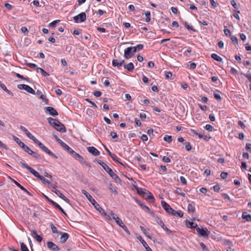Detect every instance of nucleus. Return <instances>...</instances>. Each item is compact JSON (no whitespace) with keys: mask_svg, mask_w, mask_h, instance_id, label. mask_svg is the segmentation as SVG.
<instances>
[{"mask_svg":"<svg viewBox=\"0 0 251 251\" xmlns=\"http://www.w3.org/2000/svg\"><path fill=\"white\" fill-rule=\"evenodd\" d=\"M48 121L56 130L63 133L66 132V129L65 126L59 120L49 117L48 118Z\"/></svg>","mask_w":251,"mask_h":251,"instance_id":"nucleus-1","label":"nucleus"},{"mask_svg":"<svg viewBox=\"0 0 251 251\" xmlns=\"http://www.w3.org/2000/svg\"><path fill=\"white\" fill-rule=\"evenodd\" d=\"M82 193L84 194L91 203L94 206L96 209L98 210L100 213L104 216H107L104 210L100 206L97 201L93 199L92 196L90 195L86 191L82 190Z\"/></svg>","mask_w":251,"mask_h":251,"instance_id":"nucleus-2","label":"nucleus"},{"mask_svg":"<svg viewBox=\"0 0 251 251\" xmlns=\"http://www.w3.org/2000/svg\"><path fill=\"white\" fill-rule=\"evenodd\" d=\"M97 162L103 168V169L109 174V175L113 179H114L116 182H119L121 181V179L118 177V176L104 162L100 160H98Z\"/></svg>","mask_w":251,"mask_h":251,"instance_id":"nucleus-3","label":"nucleus"},{"mask_svg":"<svg viewBox=\"0 0 251 251\" xmlns=\"http://www.w3.org/2000/svg\"><path fill=\"white\" fill-rule=\"evenodd\" d=\"M138 194L142 195L143 197L146 200H154V198L151 193L146 189L141 188H136Z\"/></svg>","mask_w":251,"mask_h":251,"instance_id":"nucleus-4","label":"nucleus"},{"mask_svg":"<svg viewBox=\"0 0 251 251\" xmlns=\"http://www.w3.org/2000/svg\"><path fill=\"white\" fill-rule=\"evenodd\" d=\"M136 52V49L135 48L128 47L124 51V57L126 59L130 58L133 56Z\"/></svg>","mask_w":251,"mask_h":251,"instance_id":"nucleus-5","label":"nucleus"},{"mask_svg":"<svg viewBox=\"0 0 251 251\" xmlns=\"http://www.w3.org/2000/svg\"><path fill=\"white\" fill-rule=\"evenodd\" d=\"M151 214L155 218L156 222L157 223L158 225H159L161 227L163 228L168 234H171L172 233V231L168 229L165 225L164 224L163 221L157 216H155L154 213L153 212L151 213Z\"/></svg>","mask_w":251,"mask_h":251,"instance_id":"nucleus-6","label":"nucleus"},{"mask_svg":"<svg viewBox=\"0 0 251 251\" xmlns=\"http://www.w3.org/2000/svg\"><path fill=\"white\" fill-rule=\"evenodd\" d=\"M23 150L29 155H32L34 158L38 159H41V155L36 152L32 151L27 146L25 145Z\"/></svg>","mask_w":251,"mask_h":251,"instance_id":"nucleus-7","label":"nucleus"},{"mask_svg":"<svg viewBox=\"0 0 251 251\" xmlns=\"http://www.w3.org/2000/svg\"><path fill=\"white\" fill-rule=\"evenodd\" d=\"M20 164L23 166V167L28 170L35 177L38 178L40 176L37 171L29 166L27 164L23 162V161H21Z\"/></svg>","mask_w":251,"mask_h":251,"instance_id":"nucleus-8","label":"nucleus"},{"mask_svg":"<svg viewBox=\"0 0 251 251\" xmlns=\"http://www.w3.org/2000/svg\"><path fill=\"white\" fill-rule=\"evenodd\" d=\"M74 20L75 23H81L84 22L86 20V15L85 12H81L79 14L75 16Z\"/></svg>","mask_w":251,"mask_h":251,"instance_id":"nucleus-9","label":"nucleus"},{"mask_svg":"<svg viewBox=\"0 0 251 251\" xmlns=\"http://www.w3.org/2000/svg\"><path fill=\"white\" fill-rule=\"evenodd\" d=\"M18 88L21 90H25L28 93H29L31 94H35V91L28 85L25 84H19L18 85Z\"/></svg>","mask_w":251,"mask_h":251,"instance_id":"nucleus-10","label":"nucleus"},{"mask_svg":"<svg viewBox=\"0 0 251 251\" xmlns=\"http://www.w3.org/2000/svg\"><path fill=\"white\" fill-rule=\"evenodd\" d=\"M72 155L75 157V158L77 159L80 163H84L86 166L90 167V164L89 162L84 161L83 158L80 156L78 153H77L75 151H73V153H71Z\"/></svg>","mask_w":251,"mask_h":251,"instance_id":"nucleus-11","label":"nucleus"},{"mask_svg":"<svg viewBox=\"0 0 251 251\" xmlns=\"http://www.w3.org/2000/svg\"><path fill=\"white\" fill-rule=\"evenodd\" d=\"M40 99H42L43 101L45 102L46 104H48L49 102V100L47 98L46 96L44 95L42 92L39 90H37L36 93H35Z\"/></svg>","mask_w":251,"mask_h":251,"instance_id":"nucleus-12","label":"nucleus"},{"mask_svg":"<svg viewBox=\"0 0 251 251\" xmlns=\"http://www.w3.org/2000/svg\"><path fill=\"white\" fill-rule=\"evenodd\" d=\"M40 148H41L44 151L46 152L49 155L53 157L54 158H57V156L54 154L52 152L50 151L46 146H45L43 144L40 145Z\"/></svg>","mask_w":251,"mask_h":251,"instance_id":"nucleus-13","label":"nucleus"},{"mask_svg":"<svg viewBox=\"0 0 251 251\" xmlns=\"http://www.w3.org/2000/svg\"><path fill=\"white\" fill-rule=\"evenodd\" d=\"M198 233L201 236L207 237L208 236V231L207 229L201 228L199 227L196 228Z\"/></svg>","mask_w":251,"mask_h":251,"instance_id":"nucleus-14","label":"nucleus"},{"mask_svg":"<svg viewBox=\"0 0 251 251\" xmlns=\"http://www.w3.org/2000/svg\"><path fill=\"white\" fill-rule=\"evenodd\" d=\"M45 109L46 110V111L48 112L49 114L52 116H55L58 115L57 111L52 107H46Z\"/></svg>","mask_w":251,"mask_h":251,"instance_id":"nucleus-15","label":"nucleus"},{"mask_svg":"<svg viewBox=\"0 0 251 251\" xmlns=\"http://www.w3.org/2000/svg\"><path fill=\"white\" fill-rule=\"evenodd\" d=\"M47 245L48 247L50 249L52 250L53 251H58L60 250V248L52 242L48 241L47 243Z\"/></svg>","mask_w":251,"mask_h":251,"instance_id":"nucleus-16","label":"nucleus"},{"mask_svg":"<svg viewBox=\"0 0 251 251\" xmlns=\"http://www.w3.org/2000/svg\"><path fill=\"white\" fill-rule=\"evenodd\" d=\"M124 62V60L114 59L112 61V65L114 67H120L122 66Z\"/></svg>","mask_w":251,"mask_h":251,"instance_id":"nucleus-17","label":"nucleus"},{"mask_svg":"<svg viewBox=\"0 0 251 251\" xmlns=\"http://www.w3.org/2000/svg\"><path fill=\"white\" fill-rule=\"evenodd\" d=\"M88 151L94 156H97L100 154V151L94 147H89L87 148Z\"/></svg>","mask_w":251,"mask_h":251,"instance_id":"nucleus-18","label":"nucleus"},{"mask_svg":"<svg viewBox=\"0 0 251 251\" xmlns=\"http://www.w3.org/2000/svg\"><path fill=\"white\" fill-rule=\"evenodd\" d=\"M59 234L61 235L60 242L62 243H65L69 237V235L67 233L63 232L61 231L60 232H59Z\"/></svg>","mask_w":251,"mask_h":251,"instance_id":"nucleus-19","label":"nucleus"},{"mask_svg":"<svg viewBox=\"0 0 251 251\" xmlns=\"http://www.w3.org/2000/svg\"><path fill=\"white\" fill-rule=\"evenodd\" d=\"M195 203L193 201L190 202L187 206V211L189 213H194L195 212Z\"/></svg>","mask_w":251,"mask_h":251,"instance_id":"nucleus-20","label":"nucleus"},{"mask_svg":"<svg viewBox=\"0 0 251 251\" xmlns=\"http://www.w3.org/2000/svg\"><path fill=\"white\" fill-rule=\"evenodd\" d=\"M117 224H118L121 227H122L125 231H126L128 234H130V232L127 229V227L125 225L122 220H120L117 221Z\"/></svg>","mask_w":251,"mask_h":251,"instance_id":"nucleus-21","label":"nucleus"},{"mask_svg":"<svg viewBox=\"0 0 251 251\" xmlns=\"http://www.w3.org/2000/svg\"><path fill=\"white\" fill-rule=\"evenodd\" d=\"M58 143L65 149L67 150L70 153H73V150L70 148L62 140L58 141Z\"/></svg>","mask_w":251,"mask_h":251,"instance_id":"nucleus-22","label":"nucleus"},{"mask_svg":"<svg viewBox=\"0 0 251 251\" xmlns=\"http://www.w3.org/2000/svg\"><path fill=\"white\" fill-rule=\"evenodd\" d=\"M107 216H106V218L107 219L110 220L111 219V217L115 220L116 223H117V221H118L119 220H121L120 218L118 217L117 215L112 212H111L110 213V216L106 214Z\"/></svg>","mask_w":251,"mask_h":251,"instance_id":"nucleus-23","label":"nucleus"},{"mask_svg":"<svg viewBox=\"0 0 251 251\" xmlns=\"http://www.w3.org/2000/svg\"><path fill=\"white\" fill-rule=\"evenodd\" d=\"M31 235L34 238L36 239V240L39 242H41L43 240L42 237L38 235L37 232L35 230L31 231Z\"/></svg>","mask_w":251,"mask_h":251,"instance_id":"nucleus-24","label":"nucleus"},{"mask_svg":"<svg viewBox=\"0 0 251 251\" xmlns=\"http://www.w3.org/2000/svg\"><path fill=\"white\" fill-rule=\"evenodd\" d=\"M54 193H55L58 197H59L61 199L63 200L64 201L67 202V203H69L70 201L68 199H67L66 197H65L59 190H55Z\"/></svg>","mask_w":251,"mask_h":251,"instance_id":"nucleus-25","label":"nucleus"},{"mask_svg":"<svg viewBox=\"0 0 251 251\" xmlns=\"http://www.w3.org/2000/svg\"><path fill=\"white\" fill-rule=\"evenodd\" d=\"M161 205L163 209L167 212H169L171 210V207L166 201H162L161 202Z\"/></svg>","mask_w":251,"mask_h":251,"instance_id":"nucleus-26","label":"nucleus"},{"mask_svg":"<svg viewBox=\"0 0 251 251\" xmlns=\"http://www.w3.org/2000/svg\"><path fill=\"white\" fill-rule=\"evenodd\" d=\"M104 149L107 152V153H108L109 155L112 158V159L115 161H116V162H118V160L117 159V156L114 154H112L110 151L109 150L106 148V146H104Z\"/></svg>","mask_w":251,"mask_h":251,"instance_id":"nucleus-27","label":"nucleus"},{"mask_svg":"<svg viewBox=\"0 0 251 251\" xmlns=\"http://www.w3.org/2000/svg\"><path fill=\"white\" fill-rule=\"evenodd\" d=\"M125 69L127 70L128 71H132L134 69V66L132 62H130L124 65Z\"/></svg>","mask_w":251,"mask_h":251,"instance_id":"nucleus-28","label":"nucleus"},{"mask_svg":"<svg viewBox=\"0 0 251 251\" xmlns=\"http://www.w3.org/2000/svg\"><path fill=\"white\" fill-rule=\"evenodd\" d=\"M0 87L1 89H3V90H4L5 92H6L7 94H8L10 95L13 96V93L11 91L8 90L7 89L5 85L4 84H3L1 81H0Z\"/></svg>","mask_w":251,"mask_h":251,"instance_id":"nucleus-29","label":"nucleus"},{"mask_svg":"<svg viewBox=\"0 0 251 251\" xmlns=\"http://www.w3.org/2000/svg\"><path fill=\"white\" fill-rule=\"evenodd\" d=\"M242 217L243 219L246 220L247 221H251V215L248 214L246 212H244L242 214Z\"/></svg>","mask_w":251,"mask_h":251,"instance_id":"nucleus-30","label":"nucleus"},{"mask_svg":"<svg viewBox=\"0 0 251 251\" xmlns=\"http://www.w3.org/2000/svg\"><path fill=\"white\" fill-rule=\"evenodd\" d=\"M14 182L22 190L25 192L28 195H30V193L25 188H24L22 185H21L19 182H18L17 181H16L15 180H14Z\"/></svg>","mask_w":251,"mask_h":251,"instance_id":"nucleus-31","label":"nucleus"},{"mask_svg":"<svg viewBox=\"0 0 251 251\" xmlns=\"http://www.w3.org/2000/svg\"><path fill=\"white\" fill-rule=\"evenodd\" d=\"M39 71L40 72V73L42 74V75L44 76H49V75H50L48 73H47L43 69L40 68H37V70H36L37 73H38L39 72Z\"/></svg>","mask_w":251,"mask_h":251,"instance_id":"nucleus-32","label":"nucleus"},{"mask_svg":"<svg viewBox=\"0 0 251 251\" xmlns=\"http://www.w3.org/2000/svg\"><path fill=\"white\" fill-rule=\"evenodd\" d=\"M14 140L22 148L25 145V144L22 141H21L18 137L14 136Z\"/></svg>","mask_w":251,"mask_h":251,"instance_id":"nucleus-33","label":"nucleus"},{"mask_svg":"<svg viewBox=\"0 0 251 251\" xmlns=\"http://www.w3.org/2000/svg\"><path fill=\"white\" fill-rule=\"evenodd\" d=\"M211 57L217 61H219V62H221L222 61V58L219 56V55H218L217 54H215V53H213L211 54Z\"/></svg>","mask_w":251,"mask_h":251,"instance_id":"nucleus-34","label":"nucleus"},{"mask_svg":"<svg viewBox=\"0 0 251 251\" xmlns=\"http://www.w3.org/2000/svg\"><path fill=\"white\" fill-rule=\"evenodd\" d=\"M175 193L178 195L184 197L185 196V194L184 192H182V189L180 188H176Z\"/></svg>","mask_w":251,"mask_h":251,"instance_id":"nucleus-35","label":"nucleus"},{"mask_svg":"<svg viewBox=\"0 0 251 251\" xmlns=\"http://www.w3.org/2000/svg\"><path fill=\"white\" fill-rule=\"evenodd\" d=\"M145 15L146 17V22H150L151 21V13L149 11H147L145 13Z\"/></svg>","mask_w":251,"mask_h":251,"instance_id":"nucleus-36","label":"nucleus"},{"mask_svg":"<svg viewBox=\"0 0 251 251\" xmlns=\"http://www.w3.org/2000/svg\"><path fill=\"white\" fill-rule=\"evenodd\" d=\"M224 32L226 36L230 37L231 36L230 31L227 28L226 26L224 27Z\"/></svg>","mask_w":251,"mask_h":251,"instance_id":"nucleus-37","label":"nucleus"},{"mask_svg":"<svg viewBox=\"0 0 251 251\" xmlns=\"http://www.w3.org/2000/svg\"><path fill=\"white\" fill-rule=\"evenodd\" d=\"M50 227H51L52 232L54 233H57L59 234V232H61V231H58L57 228L52 224H50Z\"/></svg>","mask_w":251,"mask_h":251,"instance_id":"nucleus-38","label":"nucleus"},{"mask_svg":"<svg viewBox=\"0 0 251 251\" xmlns=\"http://www.w3.org/2000/svg\"><path fill=\"white\" fill-rule=\"evenodd\" d=\"M21 251H29L27 246L24 243H20Z\"/></svg>","mask_w":251,"mask_h":251,"instance_id":"nucleus-39","label":"nucleus"},{"mask_svg":"<svg viewBox=\"0 0 251 251\" xmlns=\"http://www.w3.org/2000/svg\"><path fill=\"white\" fill-rule=\"evenodd\" d=\"M38 178L40 180H42L43 183H48L49 185L50 183V181H49L48 179H46L44 176H42L41 175L39 176Z\"/></svg>","mask_w":251,"mask_h":251,"instance_id":"nucleus-40","label":"nucleus"},{"mask_svg":"<svg viewBox=\"0 0 251 251\" xmlns=\"http://www.w3.org/2000/svg\"><path fill=\"white\" fill-rule=\"evenodd\" d=\"M138 239L143 244V246L146 248L147 246H148L147 243L145 241V240L142 238L141 236H139L137 237Z\"/></svg>","mask_w":251,"mask_h":251,"instance_id":"nucleus-41","label":"nucleus"},{"mask_svg":"<svg viewBox=\"0 0 251 251\" xmlns=\"http://www.w3.org/2000/svg\"><path fill=\"white\" fill-rule=\"evenodd\" d=\"M184 26L189 30H191L194 32L196 31V30L192 26H190L186 22H185Z\"/></svg>","mask_w":251,"mask_h":251,"instance_id":"nucleus-42","label":"nucleus"},{"mask_svg":"<svg viewBox=\"0 0 251 251\" xmlns=\"http://www.w3.org/2000/svg\"><path fill=\"white\" fill-rule=\"evenodd\" d=\"M49 188L51 189V190L54 193V191L55 190H57L56 189V188H57V186L55 185V184H53L52 183H51V182L50 183V184H49Z\"/></svg>","mask_w":251,"mask_h":251,"instance_id":"nucleus-43","label":"nucleus"},{"mask_svg":"<svg viewBox=\"0 0 251 251\" xmlns=\"http://www.w3.org/2000/svg\"><path fill=\"white\" fill-rule=\"evenodd\" d=\"M164 141L170 143L172 141V137L170 135H166L164 138Z\"/></svg>","mask_w":251,"mask_h":251,"instance_id":"nucleus-44","label":"nucleus"},{"mask_svg":"<svg viewBox=\"0 0 251 251\" xmlns=\"http://www.w3.org/2000/svg\"><path fill=\"white\" fill-rule=\"evenodd\" d=\"M189 225L190 226V227L192 228H196L198 227V225L196 223H194L193 222H188Z\"/></svg>","mask_w":251,"mask_h":251,"instance_id":"nucleus-45","label":"nucleus"},{"mask_svg":"<svg viewBox=\"0 0 251 251\" xmlns=\"http://www.w3.org/2000/svg\"><path fill=\"white\" fill-rule=\"evenodd\" d=\"M59 22V20H55V21H53V22H52L51 23H50V24H49V26L51 27H55V26H56V24Z\"/></svg>","mask_w":251,"mask_h":251,"instance_id":"nucleus-46","label":"nucleus"},{"mask_svg":"<svg viewBox=\"0 0 251 251\" xmlns=\"http://www.w3.org/2000/svg\"><path fill=\"white\" fill-rule=\"evenodd\" d=\"M204 128L206 130L209 131H212V129H213V126L211 125H209V124H207L206 125V126H204Z\"/></svg>","mask_w":251,"mask_h":251,"instance_id":"nucleus-47","label":"nucleus"},{"mask_svg":"<svg viewBox=\"0 0 251 251\" xmlns=\"http://www.w3.org/2000/svg\"><path fill=\"white\" fill-rule=\"evenodd\" d=\"M109 189L113 193H115V194H117L118 192L117 191V190H116L115 188L114 187L112 184H109Z\"/></svg>","mask_w":251,"mask_h":251,"instance_id":"nucleus-48","label":"nucleus"},{"mask_svg":"<svg viewBox=\"0 0 251 251\" xmlns=\"http://www.w3.org/2000/svg\"><path fill=\"white\" fill-rule=\"evenodd\" d=\"M185 149H186V150L187 151H190L191 150V149H192L191 146L190 145V143H188V142H186L185 143Z\"/></svg>","mask_w":251,"mask_h":251,"instance_id":"nucleus-49","label":"nucleus"},{"mask_svg":"<svg viewBox=\"0 0 251 251\" xmlns=\"http://www.w3.org/2000/svg\"><path fill=\"white\" fill-rule=\"evenodd\" d=\"M34 141L35 143L38 145L39 147H40V145H42V143L40 142L38 139H37L35 137L32 139Z\"/></svg>","mask_w":251,"mask_h":251,"instance_id":"nucleus-50","label":"nucleus"},{"mask_svg":"<svg viewBox=\"0 0 251 251\" xmlns=\"http://www.w3.org/2000/svg\"><path fill=\"white\" fill-rule=\"evenodd\" d=\"M133 48H135L136 49V51L138 50H141L143 49V45L142 44H139L136 47H134Z\"/></svg>","mask_w":251,"mask_h":251,"instance_id":"nucleus-51","label":"nucleus"},{"mask_svg":"<svg viewBox=\"0 0 251 251\" xmlns=\"http://www.w3.org/2000/svg\"><path fill=\"white\" fill-rule=\"evenodd\" d=\"M230 38L231 40L233 42L235 43H238V39L237 38V37L236 36L231 35V36H230Z\"/></svg>","mask_w":251,"mask_h":251,"instance_id":"nucleus-52","label":"nucleus"},{"mask_svg":"<svg viewBox=\"0 0 251 251\" xmlns=\"http://www.w3.org/2000/svg\"><path fill=\"white\" fill-rule=\"evenodd\" d=\"M162 160L165 163H169L171 162L170 158L165 156L163 157Z\"/></svg>","mask_w":251,"mask_h":251,"instance_id":"nucleus-53","label":"nucleus"},{"mask_svg":"<svg viewBox=\"0 0 251 251\" xmlns=\"http://www.w3.org/2000/svg\"><path fill=\"white\" fill-rule=\"evenodd\" d=\"M228 174L226 172H222L221 174V177L222 179H225L227 177Z\"/></svg>","mask_w":251,"mask_h":251,"instance_id":"nucleus-54","label":"nucleus"},{"mask_svg":"<svg viewBox=\"0 0 251 251\" xmlns=\"http://www.w3.org/2000/svg\"><path fill=\"white\" fill-rule=\"evenodd\" d=\"M176 216H177L179 217H182L183 216V212L181 211H176Z\"/></svg>","mask_w":251,"mask_h":251,"instance_id":"nucleus-55","label":"nucleus"},{"mask_svg":"<svg viewBox=\"0 0 251 251\" xmlns=\"http://www.w3.org/2000/svg\"><path fill=\"white\" fill-rule=\"evenodd\" d=\"M210 2L212 6L214 8L216 7L218 5V3L217 2H215L214 0H210Z\"/></svg>","mask_w":251,"mask_h":251,"instance_id":"nucleus-56","label":"nucleus"},{"mask_svg":"<svg viewBox=\"0 0 251 251\" xmlns=\"http://www.w3.org/2000/svg\"><path fill=\"white\" fill-rule=\"evenodd\" d=\"M172 76V73L170 72H167L165 73V77L166 78H171Z\"/></svg>","mask_w":251,"mask_h":251,"instance_id":"nucleus-57","label":"nucleus"},{"mask_svg":"<svg viewBox=\"0 0 251 251\" xmlns=\"http://www.w3.org/2000/svg\"><path fill=\"white\" fill-rule=\"evenodd\" d=\"M180 181L183 184H186L187 183V181L186 179L184 178V177L181 176L180 177Z\"/></svg>","mask_w":251,"mask_h":251,"instance_id":"nucleus-58","label":"nucleus"},{"mask_svg":"<svg viewBox=\"0 0 251 251\" xmlns=\"http://www.w3.org/2000/svg\"><path fill=\"white\" fill-rule=\"evenodd\" d=\"M21 31L25 34H27L28 32L27 28L25 26L22 27Z\"/></svg>","mask_w":251,"mask_h":251,"instance_id":"nucleus-59","label":"nucleus"},{"mask_svg":"<svg viewBox=\"0 0 251 251\" xmlns=\"http://www.w3.org/2000/svg\"><path fill=\"white\" fill-rule=\"evenodd\" d=\"M214 98L218 100H221V97L219 94L214 93Z\"/></svg>","mask_w":251,"mask_h":251,"instance_id":"nucleus-60","label":"nucleus"},{"mask_svg":"<svg viewBox=\"0 0 251 251\" xmlns=\"http://www.w3.org/2000/svg\"><path fill=\"white\" fill-rule=\"evenodd\" d=\"M240 13L239 11H237L235 13L233 14V16L237 19L238 20H240V17L239 16V14Z\"/></svg>","mask_w":251,"mask_h":251,"instance_id":"nucleus-61","label":"nucleus"},{"mask_svg":"<svg viewBox=\"0 0 251 251\" xmlns=\"http://www.w3.org/2000/svg\"><path fill=\"white\" fill-rule=\"evenodd\" d=\"M94 95L96 97H99L101 95V93L99 91H97L94 93Z\"/></svg>","mask_w":251,"mask_h":251,"instance_id":"nucleus-62","label":"nucleus"},{"mask_svg":"<svg viewBox=\"0 0 251 251\" xmlns=\"http://www.w3.org/2000/svg\"><path fill=\"white\" fill-rule=\"evenodd\" d=\"M218 46L219 48L223 49L224 48V43L222 41H220L218 42Z\"/></svg>","mask_w":251,"mask_h":251,"instance_id":"nucleus-63","label":"nucleus"},{"mask_svg":"<svg viewBox=\"0 0 251 251\" xmlns=\"http://www.w3.org/2000/svg\"><path fill=\"white\" fill-rule=\"evenodd\" d=\"M246 149L251 151V144L247 143L246 145Z\"/></svg>","mask_w":251,"mask_h":251,"instance_id":"nucleus-64","label":"nucleus"}]
</instances>
